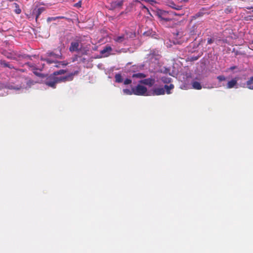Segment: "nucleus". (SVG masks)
Segmentation results:
<instances>
[{"label": "nucleus", "instance_id": "obj_34", "mask_svg": "<svg viewBox=\"0 0 253 253\" xmlns=\"http://www.w3.org/2000/svg\"><path fill=\"white\" fill-rule=\"evenodd\" d=\"M132 82L131 80L129 79H126L124 81V84L126 85L129 84Z\"/></svg>", "mask_w": 253, "mask_h": 253}, {"label": "nucleus", "instance_id": "obj_16", "mask_svg": "<svg viewBox=\"0 0 253 253\" xmlns=\"http://www.w3.org/2000/svg\"><path fill=\"white\" fill-rule=\"evenodd\" d=\"M12 6L13 8H14V12L17 14H20L21 12V10L19 7V5L18 3L16 2H14L12 4Z\"/></svg>", "mask_w": 253, "mask_h": 253}, {"label": "nucleus", "instance_id": "obj_33", "mask_svg": "<svg viewBox=\"0 0 253 253\" xmlns=\"http://www.w3.org/2000/svg\"><path fill=\"white\" fill-rule=\"evenodd\" d=\"M60 82H65L64 77H57V83Z\"/></svg>", "mask_w": 253, "mask_h": 253}, {"label": "nucleus", "instance_id": "obj_28", "mask_svg": "<svg viewBox=\"0 0 253 253\" xmlns=\"http://www.w3.org/2000/svg\"><path fill=\"white\" fill-rule=\"evenodd\" d=\"M124 0H119L118 1L114 2V6L116 7H121L123 3V1Z\"/></svg>", "mask_w": 253, "mask_h": 253}, {"label": "nucleus", "instance_id": "obj_31", "mask_svg": "<svg viewBox=\"0 0 253 253\" xmlns=\"http://www.w3.org/2000/svg\"><path fill=\"white\" fill-rule=\"evenodd\" d=\"M217 79L219 82H222L225 81L226 79L224 76L220 75L217 77Z\"/></svg>", "mask_w": 253, "mask_h": 253}, {"label": "nucleus", "instance_id": "obj_22", "mask_svg": "<svg viewBox=\"0 0 253 253\" xmlns=\"http://www.w3.org/2000/svg\"><path fill=\"white\" fill-rule=\"evenodd\" d=\"M66 18L64 16H57V17H48L47 19V22H50L52 21L56 20L59 19H66Z\"/></svg>", "mask_w": 253, "mask_h": 253}, {"label": "nucleus", "instance_id": "obj_2", "mask_svg": "<svg viewBox=\"0 0 253 253\" xmlns=\"http://www.w3.org/2000/svg\"><path fill=\"white\" fill-rule=\"evenodd\" d=\"M82 40L81 38L77 37L75 40L71 42L69 47V51L70 52H79L81 51L82 48Z\"/></svg>", "mask_w": 253, "mask_h": 253}, {"label": "nucleus", "instance_id": "obj_42", "mask_svg": "<svg viewBox=\"0 0 253 253\" xmlns=\"http://www.w3.org/2000/svg\"><path fill=\"white\" fill-rule=\"evenodd\" d=\"M26 64L30 67H32L31 64L30 63H27Z\"/></svg>", "mask_w": 253, "mask_h": 253}, {"label": "nucleus", "instance_id": "obj_29", "mask_svg": "<svg viewBox=\"0 0 253 253\" xmlns=\"http://www.w3.org/2000/svg\"><path fill=\"white\" fill-rule=\"evenodd\" d=\"M33 73L37 76L40 77V78H43L44 77V75L40 72L37 71V69L34 70L33 71Z\"/></svg>", "mask_w": 253, "mask_h": 253}, {"label": "nucleus", "instance_id": "obj_32", "mask_svg": "<svg viewBox=\"0 0 253 253\" xmlns=\"http://www.w3.org/2000/svg\"><path fill=\"white\" fill-rule=\"evenodd\" d=\"M247 87L250 89H253V83L251 82V84H249L248 81L246 83Z\"/></svg>", "mask_w": 253, "mask_h": 253}, {"label": "nucleus", "instance_id": "obj_21", "mask_svg": "<svg viewBox=\"0 0 253 253\" xmlns=\"http://www.w3.org/2000/svg\"><path fill=\"white\" fill-rule=\"evenodd\" d=\"M146 77V75L143 73H138L134 74L132 75V78H139V79H143Z\"/></svg>", "mask_w": 253, "mask_h": 253}, {"label": "nucleus", "instance_id": "obj_24", "mask_svg": "<svg viewBox=\"0 0 253 253\" xmlns=\"http://www.w3.org/2000/svg\"><path fill=\"white\" fill-rule=\"evenodd\" d=\"M115 80L117 83H122L123 82V78L121 74H116L115 76Z\"/></svg>", "mask_w": 253, "mask_h": 253}, {"label": "nucleus", "instance_id": "obj_5", "mask_svg": "<svg viewBox=\"0 0 253 253\" xmlns=\"http://www.w3.org/2000/svg\"><path fill=\"white\" fill-rule=\"evenodd\" d=\"M133 94L136 95H145L147 91V88L142 85L138 84L135 87H133Z\"/></svg>", "mask_w": 253, "mask_h": 253}, {"label": "nucleus", "instance_id": "obj_1", "mask_svg": "<svg viewBox=\"0 0 253 253\" xmlns=\"http://www.w3.org/2000/svg\"><path fill=\"white\" fill-rule=\"evenodd\" d=\"M173 14L175 15H183V13L182 12L181 13H177L172 11L168 12L164 10H159L157 12V16L160 19V22L163 24L171 21L172 20L171 15Z\"/></svg>", "mask_w": 253, "mask_h": 253}, {"label": "nucleus", "instance_id": "obj_15", "mask_svg": "<svg viewBox=\"0 0 253 253\" xmlns=\"http://www.w3.org/2000/svg\"><path fill=\"white\" fill-rule=\"evenodd\" d=\"M164 88L165 90L166 89L165 92H166L168 94H169L171 93L170 90L174 88V85L171 84H170L169 85L166 84L165 85Z\"/></svg>", "mask_w": 253, "mask_h": 253}, {"label": "nucleus", "instance_id": "obj_41", "mask_svg": "<svg viewBox=\"0 0 253 253\" xmlns=\"http://www.w3.org/2000/svg\"><path fill=\"white\" fill-rule=\"evenodd\" d=\"M245 8H246L247 9H253V7L252 6H246V7H245Z\"/></svg>", "mask_w": 253, "mask_h": 253}, {"label": "nucleus", "instance_id": "obj_39", "mask_svg": "<svg viewBox=\"0 0 253 253\" xmlns=\"http://www.w3.org/2000/svg\"><path fill=\"white\" fill-rule=\"evenodd\" d=\"M251 82L253 83V76L251 77L250 79L248 80L249 84H251Z\"/></svg>", "mask_w": 253, "mask_h": 253}, {"label": "nucleus", "instance_id": "obj_8", "mask_svg": "<svg viewBox=\"0 0 253 253\" xmlns=\"http://www.w3.org/2000/svg\"><path fill=\"white\" fill-rule=\"evenodd\" d=\"M127 34L126 33L125 34H122L120 36L115 37L114 38V40L119 43L123 42L125 40L127 39Z\"/></svg>", "mask_w": 253, "mask_h": 253}, {"label": "nucleus", "instance_id": "obj_14", "mask_svg": "<svg viewBox=\"0 0 253 253\" xmlns=\"http://www.w3.org/2000/svg\"><path fill=\"white\" fill-rule=\"evenodd\" d=\"M4 88H8L9 89H16V90H19L20 89V87H16L13 86L12 85H6V84H5L3 83H0V89H3Z\"/></svg>", "mask_w": 253, "mask_h": 253}, {"label": "nucleus", "instance_id": "obj_25", "mask_svg": "<svg viewBox=\"0 0 253 253\" xmlns=\"http://www.w3.org/2000/svg\"><path fill=\"white\" fill-rule=\"evenodd\" d=\"M123 92L126 95H132L133 94V87L131 88V90L129 89H124Z\"/></svg>", "mask_w": 253, "mask_h": 253}, {"label": "nucleus", "instance_id": "obj_26", "mask_svg": "<svg viewBox=\"0 0 253 253\" xmlns=\"http://www.w3.org/2000/svg\"><path fill=\"white\" fill-rule=\"evenodd\" d=\"M66 72V70L62 69V70H60L59 71H55V72H53V74L55 77H56V76H57V75L64 74Z\"/></svg>", "mask_w": 253, "mask_h": 253}, {"label": "nucleus", "instance_id": "obj_35", "mask_svg": "<svg viewBox=\"0 0 253 253\" xmlns=\"http://www.w3.org/2000/svg\"><path fill=\"white\" fill-rule=\"evenodd\" d=\"M214 42V40L211 38L208 39L207 43L208 44H211L212 43Z\"/></svg>", "mask_w": 253, "mask_h": 253}, {"label": "nucleus", "instance_id": "obj_3", "mask_svg": "<svg viewBox=\"0 0 253 253\" xmlns=\"http://www.w3.org/2000/svg\"><path fill=\"white\" fill-rule=\"evenodd\" d=\"M3 55L8 59H13V60H17V57H22L23 58H28L29 59H31V56L28 55H20V54H17L15 52H8L6 51H4L3 52Z\"/></svg>", "mask_w": 253, "mask_h": 253}, {"label": "nucleus", "instance_id": "obj_27", "mask_svg": "<svg viewBox=\"0 0 253 253\" xmlns=\"http://www.w3.org/2000/svg\"><path fill=\"white\" fill-rule=\"evenodd\" d=\"M47 54L48 55V56H51V57L52 56L56 58H59L60 57V55H59L58 54H56L55 53H54L53 52H48L47 53Z\"/></svg>", "mask_w": 253, "mask_h": 253}, {"label": "nucleus", "instance_id": "obj_36", "mask_svg": "<svg viewBox=\"0 0 253 253\" xmlns=\"http://www.w3.org/2000/svg\"><path fill=\"white\" fill-rule=\"evenodd\" d=\"M45 61H46V62L49 63V64L52 63H53L54 62L53 60H50L49 59H45Z\"/></svg>", "mask_w": 253, "mask_h": 253}, {"label": "nucleus", "instance_id": "obj_18", "mask_svg": "<svg viewBox=\"0 0 253 253\" xmlns=\"http://www.w3.org/2000/svg\"><path fill=\"white\" fill-rule=\"evenodd\" d=\"M161 80L163 83L167 84L170 83L172 79L171 78L168 77L167 76H164L161 78Z\"/></svg>", "mask_w": 253, "mask_h": 253}, {"label": "nucleus", "instance_id": "obj_11", "mask_svg": "<svg viewBox=\"0 0 253 253\" xmlns=\"http://www.w3.org/2000/svg\"><path fill=\"white\" fill-rule=\"evenodd\" d=\"M153 95H161L165 93V90L164 88H156L153 90Z\"/></svg>", "mask_w": 253, "mask_h": 253}, {"label": "nucleus", "instance_id": "obj_38", "mask_svg": "<svg viewBox=\"0 0 253 253\" xmlns=\"http://www.w3.org/2000/svg\"><path fill=\"white\" fill-rule=\"evenodd\" d=\"M237 68V66H231V67H230L229 68V69L230 70H231V71H232V70H234V69H236Z\"/></svg>", "mask_w": 253, "mask_h": 253}, {"label": "nucleus", "instance_id": "obj_10", "mask_svg": "<svg viewBox=\"0 0 253 253\" xmlns=\"http://www.w3.org/2000/svg\"><path fill=\"white\" fill-rule=\"evenodd\" d=\"M144 65H134L130 67L129 72H136L142 70L144 68Z\"/></svg>", "mask_w": 253, "mask_h": 253}, {"label": "nucleus", "instance_id": "obj_13", "mask_svg": "<svg viewBox=\"0 0 253 253\" xmlns=\"http://www.w3.org/2000/svg\"><path fill=\"white\" fill-rule=\"evenodd\" d=\"M0 65L4 67H8L9 69H16L12 65L9 64L8 62H6L4 60H0Z\"/></svg>", "mask_w": 253, "mask_h": 253}, {"label": "nucleus", "instance_id": "obj_7", "mask_svg": "<svg viewBox=\"0 0 253 253\" xmlns=\"http://www.w3.org/2000/svg\"><path fill=\"white\" fill-rule=\"evenodd\" d=\"M139 83L149 86H152L155 84V80L152 78H147L141 80Z\"/></svg>", "mask_w": 253, "mask_h": 253}, {"label": "nucleus", "instance_id": "obj_37", "mask_svg": "<svg viewBox=\"0 0 253 253\" xmlns=\"http://www.w3.org/2000/svg\"><path fill=\"white\" fill-rule=\"evenodd\" d=\"M75 6H76V7H81V1H79V2L76 3L75 4Z\"/></svg>", "mask_w": 253, "mask_h": 253}, {"label": "nucleus", "instance_id": "obj_9", "mask_svg": "<svg viewBox=\"0 0 253 253\" xmlns=\"http://www.w3.org/2000/svg\"><path fill=\"white\" fill-rule=\"evenodd\" d=\"M238 80V78L237 77H235L229 81L227 84L226 88L230 89L234 87L237 84Z\"/></svg>", "mask_w": 253, "mask_h": 253}, {"label": "nucleus", "instance_id": "obj_40", "mask_svg": "<svg viewBox=\"0 0 253 253\" xmlns=\"http://www.w3.org/2000/svg\"><path fill=\"white\" fill-rule=\"evenodd\" d=\"M59 64L60 65H62L63 66H66L67 65V63H64V62H61Z\"/></svg>", "mask_w": 253, "mask_h": 253}, {"label": "nucleus", "instance_id": "obj_4", "mask_svg": "<svg viewBox=\"0 0 253 253\" xmlns=\"http://www.w3.org/2000/svg\"><path fill=\"white\" fill-rule=\"evenodd\" d=\"M57 77H55L53 74L48 76L44 81V84L53 88H56Z\"/></svg>", "mask_w": 253, "mask_h": 253}, {"label": "nucleus", "instance_id": "obj_19", "mask_svg": "<svg viewBox=\"0 0 253 253\" xmlns=\"http://www.w3.org/2000/svg\"><path fill=\"white\" fill-rule=\"evenodd\" d=\"M136 2H139L140 4V8L141 9L142 11L144 12H146L147 14H150V11L147 7H146L145 5L142 4L139 1L135 0Z\"/></svg>", "mask_w": 253, "mask_h": 253}, {"label": "nucleus", "instance_id": "obj_12", "mask_svg": "<svg viewBox=\"0 0 253 253\" xmlns=\"http://www.w3.org/2000/svg\"><path fill=\"white\" fill-rule=\"evenodd\" d=\"M78 73L79 72L78 71H75L74 73H71L68 74V75L64 76V77L65 79V82L72 81L73 80L74 76L75 75H77Z\"/></svg>", "mask_w": 253, "mask_h": 253}, {"label": "nucleus", "instance_id": "obj_6", "mask_svg": "<svg viewBox=\"0 0 253 253\" xmlns=\"http://www.w3.org/2000/svg\"><path fill=\"white\" fill-rule=\"evenodd\" d=\"M112 51V48L109 45H106L100 51V53L104 57H108L110 55V52Z\"/></svg>", "mask_w": 253, "mask_h": 253}, {"label": "nucleus", "instance_id": "obj_30", "mask_svg": "<svg viewBox=\"0 0 253 253\" xmlns=\"http://www.w3.org/2000/svg\"><path fill=\"white\" fill-rule=\"evenodd\" d=\"M233 9L231 6H227L224 10V11L226 13H230L232 12Z\"/></svg>", "mask_w": 253, "mask_h": 253}, {"label": "nucleus", "instance_id": "obj_17", "mask_svg": "<svg viewBox=\"0 0 253 253\" xmlns=\"http://www.w3.org/2000/svg\"><path fill=\"white\" fill-rule=\"evenodd\" d=\"M192 85L193 88L195 89L199 90L202 88L201 84L197 81L193 82L192 84Z\"/></svg>", "mask_w": 253, "mask_h": 253}, {"label": "nucleus", "instance_id": "obj_20", "mask_svg": "<svg viewBox=\"0 0 253 253\" xmlns=\"http://www.w3.org/2000/svg\"><path fill=\"white\" fill-rule=\"evenodd\" d=\"M42 12V8H39L37 10L35 9L33 13L35 14L36 15V20H37L39 16L41 14Z\"/></svg>", "mask_w": 253, "mask_h": 253}, {"label": "nucleus", "instance_id": "obj_23", "mask_svg": "<svg viewBox=\"0 0 253 253\" xmlns=\"http://www.w3.org/2000/svg\"><path fill=\"white\" fill-rule=\"evenodd\" d=\"M169 6L174 9H176V10H179L180 9H181L182 8V6H179V5H176L174 2H171L169 3Z\"/></svg>", "mask_w": 253, "mask_h": 253}]
</instances>
